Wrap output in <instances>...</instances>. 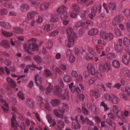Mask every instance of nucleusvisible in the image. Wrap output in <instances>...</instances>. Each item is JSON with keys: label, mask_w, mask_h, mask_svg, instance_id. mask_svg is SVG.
I'll return each instance as SVG.
<instances>
[{"label": "nucleus", "mask_w": 130, "mask_h": 130, "mask_svg": "<svg viewBox=\"0 0 130 130\" xmlns=\"http://www.w3.org/2000/svg\"><path fill=\"white\" fill-rule=\"evenodd\" d=\"M37 39L35 38H31L28 41V45L24 44V47L25 51L30 54L31 51H37L39 49L38 45L36 43Z\"/></svg>", "instance_id": "nucleus-1"}, {"label": "nucleus", "mask_w": 130, "mask_h": 130, "mask_svg": "<svg viewBox=\"0 0 130 130\" xmlns=\"http://www.w3.org/2000/svg\"><path fill=\"white\" fill-rule=\"evenodd\" d=\"M56 94L57 95L59 98L63 100H69L70 99V97L69 92L67 90H66L64 94H61L62 90L60 87L58 85L55 86L54 89Z\"/></svg>", "instance_id": "nucleus-2"}, {"label": "nucleus", "mask_w": 130, "mask_h": 130, "mask_svg": "<svg viewBox=\"0 0 130 130\" xmlns=\"http://www.w3.org/2000/svg\"><path fill=\"white\" fill-rule=\"evenodd\" d=\"M76 116H77V120H78V117H80V119L83 124H84L85 123H87L90 126L93 125L94 123L91 121L87 117H86L84 118L83 116L82 115L80 116H75L74 118L73 117H71V120L72 121H75V118Z\"/></svg>", "instance_id": "nucleus-3"}, {"label": "nucleus", "mask_w": 130, "mask_h": 130, "mask_svg": "<svg viewBox=\"0 0 130 130\" xmlns=\"http://www.w3.org/2000/svg\"><path fill=\"white\" fill-rule=\"evenodd\" d=\"M102 8L101 6L99 5L98 6L96 5L93 7L91 10V13H89V17L91 19H92L93 17L95 15L96 12L97 10L99 13H100L101 11Z\"/></svg>", "instance_id": "nucleus-4"}, {"label": "nucleus", "mask_w": 130, "mask_h": 130, "mask_svg": "<svg viewBox=\"0 0 130 130\" xmlns=\"http://www.w3.org/2000/svg\"><path fill=\"white\" fill-rule=\"evenodd\" d=\"M59 111L62 113H64L65 111H67L69 109L68 105L66 103H63L61 104L59 107Z\"/></svg>", "instance_id": "nucleus-5"}, {"label": "nucleus", "mask_w": 130, "mask_h": 130, "mask_svg": "<svg viewBox=\"0 0 130 130\" xmlns=\"http://www.w3.org/2000/svg\"><path fill=\"white\" fill-rule=\"evenodd\" d=\"M74 38L70 36L69 37L68 40L66 41L65 45L67 46L70 48L74 45Z\"/></svg>", "instance_id": "nucleus-6"}, {"label": "nucleus", "mask_w": 130, "mask_h": 130, "mask_svg": "<svg viewBox=\"0 0 130 130\" xmlns=\"http://www.w3.org/2000/svg\"><path fill=\"white\" fill-rule=\"evenodd\" d=\"M75 118L76 123L75 124V122H73L72 124V127L75 130H78L80 128L81 125L77 120V116H76Z\"/></svg>", "instance_id": "nucleus-7"}, {"label": "nucleus", "mask_w": 130, "mask_h": 130, "mask_svg": "<svg viewBox=\"0 0 130 130\" xmlns=\"http://www.w3.org/2000/svg\"><path fill=\"white\" fill-rule=\"evenodd\" d=\"M122 61L123 63L126 65L130 64V54L124 55L122 57Z\"/></svg>", "instance_id": "nucleus-8"}, {"label": "nucleus", "mask_w": 130, "mask_h": 130, "mask_svg": "<svg viewBox=\"0 0 130 130\" xmlns=\"http://www.w3.org/2000/svg\"><path fill=\"white\" fill-rule=\"evenodd\" d=\"M90 94L96 98H98L100 96V91L98 89L91 90L90 91Z\"/></svg>", "instance_id": "nucleus-9"}, {"label": "nucleus", "mask_w": 130, "mask_h": 130, "mask_svg": "<svg viewBox=\"0 0 130 130\" xmlns=\"http://www.w3.org/2000/svg\"><path fill=\"white\" fill-rule=\"evenodd\" d=\"M57 124V130H62V129L63 128L64 126V122L61 120L58 121Z\"/></svg>", "instance_id": "nucleus-10"}, {"label": "nucleus", "mask_w": 130, "mask_h": 130, "mask_svg": "<svg viewBox=\"0 0 130 130\" xmlns=\"http://www.w3.org/2000/svg\"><path fill=\"white\" fill-rule=\"evenodd\" d=\"M87 69L91 75H94L95 74L94 67L91 64L89 63L88 64L87 67Z\"/></svg>", "instance_id": "nucleus-11"}, {"label": "nucleus", "mask_w": 130, "mask_h": 130, "mask_svg": "<svg viewBox=\"0 0 130 130\" xmlns=\"http://www.w3.org/2000/svg\"><path fill=\"white\" fill-rule=\"evenodd\" d=\"M51 19H50V21L52 22H55L58 21L59 20L58 15L57 14H50Z\"/></svg>", "instance_id": "nucleus-12"}, {"label": "nucleus", "mask_w": 130, "mask_h": 130, "mask_svg": "<svg viewBox=\"0 0 130 130\" xmlns=\"http://www.w3.org/2000/svg\"><path fill=\"white\" fill-rule=\"evenodd\" d=\"M30 6L26 4H23L21 5L20 7V10L23 12L29 10Z\"/></svg>", "instance_id": "nucleus-13"}, {"label": "nucleus", "mask_w": 130, "mask_h": 130, "mask_svg": "<svg viewBox=\"0 0 130 130\" xmlns=\"http://www.w3.org/2000/svg\"><path fill=\"white\" fill-rule=\"evenodd\" d=\"M0 102L4 103V106L2 107L3 110L5 112H7L8 111V106L7 103H6L5 101L2 99H0Z\"/></svg>", "instance_id": "nucleus-14"}, {"label": "nucleus", "mask_w": 130, "mask_h": 130, "mask_svg": "<svg viewBox=\"0 0 130 130\" xmlns=\"http://www.w3.org/2000/svg\"><path fill=\"white\" fill-rule=\"evenodd\" d=\"M50 4L49 3L45 2L42 3L40 7V9L41 11H43L48 9Z\"/></svg>", "instance_id": "nucleus-15"}, {"label": "nucleus", "mask_w": 130, "mask_h": 130, "mask_svg": "<svg viewBox=\"0 0 130 130\" xmlns=\"http://www.w3.org/2000/svg\"><path fill=\"white\" fill-rule=\"evenodd\" d=\"M46 118L47 119L48 122L50 124H52V126H54L56 124L55 119H53L50 115L48 114L46 116Z\"/></svg>", "instance_id": "nucleus-16"}, {"label": "nucleus", "mask_w": 130, "mask_h": 130, "mask_svg": "<svg viewBox=\"0 0 130 130\" xmlns=\"http://www.w3.org/2000/svg\"><path fill=\"white\" fill-rule=\"evenodd\" d=\"M116 115L119 118L121 119L123 122H126L127 120L124 117L123 113L121 111L119 110L116 114Z\"/></svg>", "instance_id": "nucleus-17"}, {"label": "nucleus", "mask_w": 130, "mask_h": 130, "mask_svg": "<svg viewBox=\"0 0 130 130\" xmlns=\"http://www.w3.org/2000/svg\"><path fill=\"white\" fill-rule=\"evenodd\" d=\"M11 121L12 127L14 128L15 129H16L17 128V126L18 124L14 116H12Z\"/></svg>", "instance_id": "nucleus-18"}, {"label": "nucleus", "mask_w": 130, "mask_h": 130, "mask_svg": "<svg viewBox=\"0 0 130 130\" xmlns=\"http://www.w3.org/2000/svg\"><path fill=\"white\" fill-rule=\"evenodd\" d=\"M112 97L111 100L112 102L114 104H117L120 101V99L115 95H112Z\"/></svg>", "instance_id": "nucleus-19"}, {"label": "nucleus", "mask_w": 130, "mask_h": 130, "mask_svg": "<svg viewBox=\"0 0 130 130\" xmlns=\"http://www.w3.org/2000/svg\"><path fill=\"white\" fill-rule=\"evenodd\" d=\"M60 103V100L58 99L53 100L51 102V103L52 106L53 107L57 106Z\"/></svg>", "instance_id": "nucleus-20"}, {"label": "nucleus", "mask_w": 130, "mask_h": 130, "mask_svg": "<svg viewBox=\"0 0 130 130\" xmlns=\"http://www.w3.org/2000/svg\"><path fill=\"white\" fill-rule=\"evenodd\" d=\"M26 68H28L29 69L32 70H35V68L39 70H40L42 69V67L40 66L39 68L37 67L34 64H32L31 65H28L26 66Z\"/></svg>", "instance_id": "nucleus-21"}, {"label": "nucleus", "mask_w": 130, "mask_h": 130, "mask_svg": "<svg viewBox=\"0 0 130 130\" xmlns=\"http://www.w3.org/2000/svg\"><path fill=\"white\" fill-rule=\"evenodd\" d=\"M39 76V74H37L35 77V82L37 86H39V85L41 83L42 80V78L40 77H39L37 79Z\"/></svg>", "instance_id": "nucleus-22"}, {"label": "nucleus", "mask_w": 130, "mask_h": 130, "mask_svg": "<svg viewBox=\"0 0 130 130\" xmlns=\"http://www.w3.org/2000/svg\"><path fill=\"white\" fill-rule=\"evenodd\" d=\"M108 6L110 9H112V10L115 11L117 9L116 5L114 3L109 2L108 5Z\"/></svg>", "instance_id": "nucleus-23"}, {"label": "nucleus", "mask_w": 130, "mask_h": 130, "mask_svg": "<svg viewBox=\"0 0 130 130\" xmlns=\"http://www.w3.org/2000/svg\"><path fill=\"white\" fill-rule=\"evenodd\" d=\"M38 14V13L36 11H32L28 12L27 15V19L28 20H30L33 17L34 15Z\"/></svg>", "instance_id": "nucleus-24"}, {"label": "nucleus", "mask_w": 130, "mask_h": 130, "mask_svg": "<svg viewBox=\"0 0 130 130\" xmlns=\"http://www.w3.org/2000/svg\"><path fill=\"white\" fill-rule=\"evenodd\" d=\"M66 7L64 6H62L59 7L57 10V12L59 13H62L67 12Z\"/></svg>", "instance_id": "nucleus-25"}, {"label": "nucleus", "mask_w": 130, "mask_h": 130, "mask_svg": "<svg viewBox=\"0 0 130 130\" xmlns=\"http://www.w3.org/2000/svg\"><path fill=\"white\" fill-rule=\"evenodd\" d=\"M1 45L2 47L5 48H8L10 46L8 41L6 40H4L1 42Z\"/></svg>", "instance_id": "nucleus-26"}, {"label": "nucleus", "mask_w": 130, "mask_h": 130, "mask_svg": "<svg viewBox=\"0 0 130 130\" xmlns=\"http://www.w3.org/2000/svg\"><path fill=\"white\" fill-rule=\"evenodd\" d=\"M7 80L10 86L14 88L16 87V85L15 82L9 77H8L7 78Z\"/></svg>", "instance_id": "nucleus-27"}, {"label": "nucleus", "mask_w": 130, "mask_h": 130, "mask_svg": "<svg viewBox=\"0 0 130 130\" xmlns=\"http://www.w3.org/2000/svg\"><path fill=\"white\" fill-rule=\"evenodd\" d=\"M53 113L54 115L57 117L61 119L63 118V113L60 114L58 112L57 109H55L53 111Z\"/></svg>", "instance_id": "nucleus-28"}, {"label": "nucleus", "mask_w": 130, "mask_h": 130, "mask_svg": "<svg viewBox=\"0 0 130 130\" xmlns=\"http://www.w3.org/2000/svg\"><path fill=\"white\" fill-rule=\"evenodd\" d=\"M98 64V68L99 70L102 72H105L104 64H103L102 62H99L97 63Z\"/></svg>", "instance_id": "nucleus-29"}, {"label": "nucleus", "mask_w": 130, "mask_h": 130, "mask_svg": "<svg viewBox=\"0 0 130 130\" xmlns=\"http://www.w3.org/2000/svg\"><path fill=\"white\" fill-rule=\"evenodd\" d=\"M2 35L6 37H10L13 35V33L11 32L3 30H2Z\"/></svg>", "instance_id": "nucleus-30"}, {"label": "nucleus", "mask_w": 130, "mask_h": 130, "mask_svg": "<svg viewBox=\"0 0 130 130\" xmlns=\"http://www.w3.org/2000/svg\"><path fill=\"white\" fill-rule=\"evenodd\" d=\"M0 26L7 28H9L11 27V25L9 23H5L4 22H0Z\"/></svg>", "instance_id": "nucleus-31"}, {"label": "nucleus", "mask_w": 130, "mask_h": 130, "mask_svg": "<svg viewBox=\"0 0 130 130\" xmlns=\"http://www.w3.org/2000/svg\"><path fill=\"white\" fill-rule=\"evenodd\" d=\"M70 89L72 93H74L76 92L77 94L79 93L81 91L80 89L78 87H76L75 86H74Z\"/></svg>", "instance_id": "nucleus-32"}, {"label": "nucleus", "mask_w": 130, "mask_h": 130, "mask_svg": "<svg viewBox=\"0 0 130 130\" xmlns=\"http://www.w3.org/2000/svg\"><path fill=\"white\" fill-rule=\"evenodd\" d=\"M27 105L28 107L30 108H32L34 107L33 101L31 99L28 98L27 100Z\"/></svg>", "instance_id": "nucleus-33"}, {"label": "nucleus", "mask_w": 130, "mask_h": 130, "mask_svg": "<svg viewBox=\"0 0 130 130\" xmlns=\"http://www.w3.org/2000/svg\"><path fill=\"white\" fill-rule=\"evenodd\" d=\"M106 122L109 125L112 126L114 129V128L116 127V125L115 123H113L110 119L108 118L106 120Z\"/></svg>", "instance_id": "nucleus-34"}, {"label": "nucleus", "mask_w": 130, "mask_h": 130, "mask_svg": "<svg viewBox=\"0 0 130 130\" xmlns=\"http://www.w3.org/2000/svg\"><path fill=\"white\" fill-rule=\"evenodd\" d=\"M86 11L85 10L82 11L80 14V16L83 21H85L86 19Z\"/></svg>", "instance_id": "nucleus-35"}, {"label": "nucleus", "mask_w": 130, "mask_h": 130, "mask_svg": "<svg viewBox=\"0 0 130 130\" xmlns=\"http://www.w3.org/2000/svg\"><path fill=\"white\" fill-rule=\"evenodd\" d=\"M13 30L14 32L15 33L21 34L23 32V29L17 27L14 28Z\"/></svg>", "instance_id": "nucleus-36"}, {"label": "nucleus", "mask_w": 130, "mask_h": 130, "mask_svg": "<svg viewBox=\"0 0 130 130\" xmlns=\"http://www.w3.org/2000/svg\"><path fill=\"white\" fill-rule=\"evenodd\" d=\"M44 76L46 77H50L52 75V74L50 71L47 69H45L44 70Z\"/></svg>", "instance_id": "nucleus-37"}, {"label": "nucleus", "mask_w": 130, "mask_h": 130, "mask_svg": "<svg viewBox=\"0 0 130 130\" xmlns=\"http://www.w3.org/2000/svg\"><path fill=\"white\" fill-rule=\"evenodd\" d=\"M98 31L96 29H92L89 31L88 32V34L90 36L96 35L98 34Z\"/></svg>", "instance_id": "nucleus-38"}, {"label": "nucleus", "mask_w": 130, "mask_h": 130, "mask_svg": "<svg viewBox=\"0 0 130 130\" xmlns=\"http://www.w3.org/2000/svg\"><path fill=\"white\" fill-rule=\"evenodd\" d=\"M45 108L48 111H50L51 110V108L50 105L49 104L47 101H46L44 104Z\"/></svg>", "instance_id": "nucleus-39"}, {"label": "nucleus", "mask_w": 130, "mask_h": 130, "mask_svg": "<svg viewBox=\"0 0 130 130\" xmlns=\"http://www.w3.org/2000/svg\"><path fill=\"white\" fill-rule=\"evenodd\" d=\"M113 66L115 68L118 69L120 67V64L119 61L117 60H114L112 62Z\"/></svg>", "instance_id": "nucleus-40"}, {"label": "nucleus", "mask_w": 130, "mask_h": 130, "mask_svg": "<svg viewBox=\"0 0 130 130\" xmlns=\"http://www.w3.org/2000/svg\"><path fill=\"white\" fill-rule=\"evenodd\" d=\"M53 45V42L52 41L48 40L46 44V47L48 49H50L52 47Z\"/></svg>", "instance_id": "nucleus-41"}, {"label": "nucleus", "mask_w": 130, "mask_h": 130, "mask_svg": "<svg viewBox=\"0 0 130 130\" xmlns=\"http://www.w3.org/2000/svg\"><path fill=\"white\" fill-rule=\"evenodd\" d=\"M115 48L116 51L118 52H120L122 49V45L116 44L115 45Z\"/></svg>", "instance_id": "nucleus-42"}, {"label": "nucleus", "mask_w": 130, "mask_h": 130, "mask_svg": "<svg viewBox=\"0 0 130 130\" xmlns=\"http://www.w3.org/2000/svg\"><path fill=\"white\" fill-rule=\"evenodd\" d=\"M113 94H109V93H105L104 95V97L105 99L107 100H111L112 95H113Z\"/></svg>", "instance_id": "nucleus-43"}, {"label": "nucleus", "mask_w": 130, "mask_h": 130, "mask_svg": "<svg viewBox=\"0 0 130 130\" xmlns=\"http://www.w3.org/2000/svg\"><path fill=\"white\" fill-rule=\"evenodd\" d=\"M68 16L67 12L63 13L61 15V18L62 21L66 20L67 19Z\"/></svg>", "instance_id": "nucleus-44"}, {"label": "nucleus", "mask_w": 130, "mask_h": 130, "mask_svg": "<svg viewBox=\"0 0 130 130\" xmlns=\"http://www.w3.org/2000/svg\"><path fill=\"white\" fill-rule=\"evenodd\" d=\"M107 35H108V33L106 32L102 31L100 34L101 37L105 40L107 39Z\"/></svg>", "instance_id": "nucleus-45"}, {"label": "nucleus", "mask_w": 130, "mask_h": 130, "mask_svg": "<svg viewBox=\"0 0 130 130\" xmlns=\"http://www.w3.org/2000/svg\"><path fill=\"white\" fill-rule=\"evenodd\" d=\"M116 20L119 23L121 22L123 20V17L122 15H118L115 17Z\"/></svg>", "instance_id": "nucleus-46"}, {"label": "nucleus", "mask_w": 130, "mask_h": 130, "mask_svg": "<svg viewBox=\"0 0 130 130\" xmlns=\"http://www.w3.org/2000/svg\"><path fill=\"white\" fill-rule=\"evenodd\" d=\"M116 20L119 23L121 22L123 20V17L122 15H118L115 17Z\"/></svg>", "instance_id": "nucleus-47"}, {"label": "nucleus", "mask_w": 130, "mask_h": 130, "mask_svg": "<svg viewBox=\"0 0 130 130\" xmlns=\"http://www.w3.org/2000/svg\"><path fill=\"white\" fill-rule=\"evenodd\" d=\"M72 8L74 11L77 13L79 9V7L78 6L75 4H73L72 5Z\"/></svg>", "instance_id": "nucleus-48"}, {"label": "nucleus", "mask_w": 130, "mask_h": 130, "mask_svg": "<svg viewBox=\"0 0 130 130\" xmlns=\"http://www.w3.org/2000/svg\"><path fill=\"white\" fill-rule=\"evenodd\" d=\"M53 89L52 86H51V84L49 83L48 86L46 89V94H48L50 92L53 90Z\"/></svg>", "instance_id": "nucleus-49"}, {"label": "nucleus", "mask_w": 130, "mask_h": 130, "mask_svg": "<svg viewBox=\"0 0 130 130\" xmlns=\"http://www.w3.org/2000/svg\"><path fill=\"white\" fill-rule=\"evenodd\" d=\"M104 68L105 71H108L110 68V65L109 63L107 62H105L104 64Z\"/></svg>", "instance_id": "nucleus-50"}, {"label": "nucleus", "mask_w": 130, "mask_h": 130, "mask_svg": "<svg viewBox=\"0 0 130 130\" xmlns=\"http://www.w3.org/2000/svg\"><path fill=\"white\" fill-rule=\"evenodd\" d=\"M113 38V36L112 34L111 33H108V35L107 37V39L110 41L112 40Z\"/></svg>", "instance_id": "nucleus-51"}, {"label": "nucleus", "mask_w": 130, "mask_h": 130, "mask_svg": "<svg viewBox=\"0 0 130 130\" xmlns=\"http://www.w3.org/2000/svg\"><path fill=\"white\" fill-rule=\"evenodd\" d=\"M100 105L104 107V110L105 111H106L108 110L109 109L107 104H105L104 102H101Z\"/></svg>", "instance_id": "nucleus-52"}, {"label": "nucleus", "mask_w": 130, "mask_h": 130, "mask_svg": "<svg viewBox=\"0 0 130 130\" xmlns=\"http://www.w3.org/2000/svg\"><path fill=\"white\" fill-rule=\"evenodd\" d=\"M51 30L50 25L49 24H46L45 25L44 27V31L48 32Z\"/></svg>", "instance_id": "nucleus-53"}, {"label": "nucleus", "mask_w": 130, "mask_h": 130, "mask_svg": "<svg viewBox=\"0 0 130 130\" xmlns=\"http://www.w3.org/2000/svg\"><path fill=\"white\" fill-rule=\"evenodd\" d=\"M115 57V55L113 53H109L107 55V58L108 59H112Z\"/></svg>", "instance_id": "nucleus-54"}, {"label": "nucleus", "mask_w": 130, "mask_h": 130, "mask_svg": "<svg viewBox=\"0 0 130 130\" xmlns=\"http://www.w3.org/2000/svg\"><path fill=\"white\" fill-rule=\"evenodd\" d=\"M64 81L66 82H70L71 80V77L68 75L64 76Z\"/></svg>", "instance_id": "nucleus-55"}, {"label": "nucleus", "mask_w": 130, "mask_h": 130, "mask_svg": "<svg viewBox=\"0 0 130 130\" xmlns=\"http://www.w3.org/2000/svg\"><path fill=\"white\" fill-rule=\"evenodd\" d=\"M123 43L125 46H127L130 43L129 40L127 38H125L124 39Z\"/></svg>", "instance_id": "nucleus-56"}, {"label": "nucleus", "mask_w": 130, "mask_h": 130, "mask_svg": "<svg viewBox=\"0 0 130 130\" xmlns=\"http://www.w3.org/2000/svg\"><path fill=\"white\" fill-rule=\"evenodd\" d=\"M59 32V31L58 30H55L50 33L49 34V35L51 37L56 36L58 35Z\"/></svg>", "instance_id": "nucleus-57"}, {"label": "nucleus", "mask_w": 130, "mask_h": 130, "mask_svg": "<svg viewBox=\"0 0 130 130\" xmlns=\"http://www.w3.org/2000/svg\"><path fill=\"white\" fill-rule=\"evenodd\" d=\"M66 31L68 35L69 36L72 34L73 32V29L71 27H68L67 28Z\"/></svg>", "instance_id": "nucleus-58"}, {"label": "nucleus", "mask_w": 130, "mask_h": 130, "mask_svg": "<svg viewBox=\"0 0 130 130\" xmlns=\"http://www.w3.org/2000/svg\"><path fill=\"white\" fill-rule=\"evenodd\" d=\"M95 78L94 77H92L88 81L89 85L90 86L95 81Z\"/></svg>", "instance_id": "nucleus-59"}, {"label": "nucleus", "mask_w": 130, "mask_h": 130, "mask_svg": "<svg viewBox=\"0 0 130 130\" xmlns=\"http://www.w3.org/2000/svg\"><path fill=\"white\" fill-rule=\"evenodd\" d=\"M88 50L89 53L92 55H95L96 54L93 48L92 47H88Z\"/></svg>", "instance_id": "nucleus-60"}, {"label": "nucleus", "mask_w": 130, "mask_h": 130, "mask_svg": "<svg viewBox=\"0 0 130 130\" xmlns=\"http://www.w3.org/2000/svg\"><path fill=\"white\" fill-rule=\"evenodd\" d=\"M8 12L5 9L0 10V15H3L7 14Z\"/></svg>", "instance_id": "nucleus-61"}, {"label": "nucleus", "mask_w": 130, "mask_h": 130, "mask_svg": "<svg viewBox=\"0 0 130 130\" xmlns=\"http://www.w3.org/2000/svg\"><path fill=\"white\" fill-rule=\"evenodd\" d=\"M96 51L99 54H100L102 50V47L101 46H96L95 47Z\"/></svg>", "instance_id": "nucleus-62"}, {"label": "nucleus", "mask_w": 130, "mask_h": 130, "mask_svg": "<svg viewBox=\"0 0 130 130\" xmlns=\"http://www.w3.org/2000/svg\"><path fill=\"white\" fill-rule=\"evenodd\" d=\"M34 60L38 63L40 62L41 61V58L38 56H34Z\"/></svg>", "instance_id": "nucleus-63"}, {"label": "nucleus", "mask_w": 130, "mask_h": 130, "mask_svg": "<svg viewBox=\"0 0 130 130\" xmlns=\"http://www.w3.org/2000/svg\"><path fill=\"white\" fill-rule=\"evenodd\" d=\"M125 14L128 18H130V10L128 9L125 10L124 12Z\"/></svg>", "instance_id": "nucleus-64"}]
</instances>
